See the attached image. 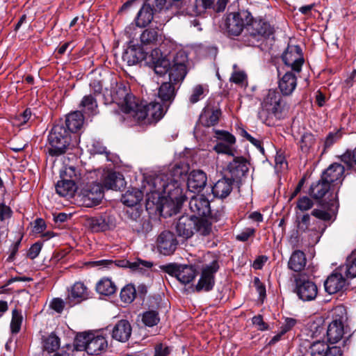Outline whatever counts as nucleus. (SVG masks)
Here are the masks:
<instances>
[{
  "label": "nucleus",
  "mask_w": 356,
  "mask_h": 356,
  "mask_svg": "<svg viewBox=\"0 0 356 356\" xmlns=\"http://www.w3.org/2000/svg\"><path fill=\"white\" fill-rule=\"evenodd\" d=\"M103 95L105 104H116L124 113L130 114L138 123L155 124L163 118V111L159 102L147 104L139 102L131 93L129 86L123 81L112 83L111 88L106 89Z\"/></svg>",
  "instance_id": "f257e3e1"
},
{
  "label": "nucleus",
  "mask_w": 356,
  "mask_h": 356,
  "mask_svg": "<svg viewBox=\"0 0 356 356\" xmlns=\"http://www.w3.org/2000/svg\"><path fill=\"white\" fill-rule=\"evenodd\" d=\"M186 175V171L179 165H175L168 170L156 175L148 181L147 193H156L159 197L169 199L179 207L186 200V195L181 187V179Z\"/></svg>",
  "instance_id": "f03ea898"
},
{
  "label": "nucleus",
  "mask_w": 356,
  "mask_h": 356,
  "mask_svg": "<svg viewBox=\"0 0 356 356\" xmlns=\"http://www.w3.org/2000/svg\"><path fill=\"white\" fill-rule=\"evenodd\" d=\"M284 106L280 93L275 90H268L261 104L258 118L262 123L270 126L274 119L282 118Z\"/></svg>",
  "instance_id": "7ed1b4c3"
},
{
  "label": "nucleus",
  "mask_w": 356,
  "mask_h": 356,
  "mask_svg": "<svg viewBox=\"0 0 356 356\" xmlns=\"http://www.w3.org/2000/svg\"><path fill=\"white\" fill-rule=\"evenodd\" d=\"M176 232L184 239L191 238L195 233L208 236L211 232V223L207 219L195 215L181 216L176 224Z\"/></svg>",
  "instance_id": "20e7f679"
},
{
  "label": "nucleus",
  "mask_w": 356,
  "mask_h": 356,
  "mask_svg": "<svg viewBox=\"0 0 356 356\" xmlns=\"http://www.w3.org/2000/svg\"><path fill=\"white\" fill-rule=\"evenodd\" d=\"M107 346V341L103 336L97 335L90 337L88 334L81 333L76 337L74 345L66 344L67 350H65V347H63L53 356H71L74 346L84 348L89 355H99Z\"/></svg>",
  "instance_id": "39448f33"
},
{
  "label": "nucleus",
  "mask_w": 356,
  "mask_h": 356,
  "mask_svg": "<svg viewBox=\"0 0 356 356\" xmlns=\"http://www.w3.org/2000/svg\"><path fill=\"white\" fill-rule=\"evenodd\" d=\"M71 143V135L63 122L56 124L48 135L47 150L51 156H59L67 151Z\"/></svg>",
  "instance_id": "423d86ee"
},
{
  "label": "nucleus",
  "mask_w": 356,
  "mask_h": 356,
  "mask_svg": "<svg viewBox=\"0 0 356 356\" xmlns=\"http://www.w3.org/2000/svg\"><path fill=\"white\" fill-rule=\"evenodd\" d=\"M348 316L343 306H337L333 310L332 321L327 328V338L330 343L334 344L340 341L348 332Z\"/></svg>",
  "instance_id": "0eeeda50"
},
{
  "label": "nucleus",
  "mask_w": 356,
  "mask_h": 356,
  "mask_svg": "<svg viewBox=\"0 0 356 356\" xmlns=\"http://www.w3.org/2000/svg\"><path fill=\"white\" fill-rule=\"evenodd\" d=\"M171 3L167 0H145L135 18L136 24L138 27H145L153 19L156 13L168 10Z\"/></svg>",
  "instance_id": "6e6552de"
},
{
  "label": "nucleus",
  "mask_w": 356,
  "mask_h": 356,
  "mask_svg": "<svg viewBox=\"0 0 356 356\" xmlns=\"http://www.w3.org/2000/svg\"><path fill=\"white\" fill-rule=\"evenodd\" d=\"M252 20V14L246 10L231 13L225 19L226 31L229 36H238L241 34L245 28L250 26Z\"/></svg>",
  "instance_id": "1a4fd4ad"
},
{
  "label": "nucleus",
  "mask_w": 356,
  "mask_h": 356,
  "mask_svg": "<svg viewBox=\"0 0 356 356\" xmlns=\"http://www.w3.org/2000/svg\"><path fill=\"white\" fill-rule=\"evenodd\" d=\"M295 282L294 292L302 301L314 300L318 294L316 284L310 280L305 275H293Z\"/></svg>",
  "instance_id": "9d476101"
},
{
  "label": "nucleus",
  "mask_w": 356,
  "mask_h": 356,
  "mask_svg": "<svg viewBox=\"0 0 356 356\" xmlns=\"http://www.w3.org/2000/svg\"><path fill=\"white\" fill-rule=\"evenodd\" d=\"M219 269V265L216 260H213L202 268L200 279L195 287L196 292H208L213 289L215 285V274Z\"/></svg>",
  "instance_id": "9b49d317"
},
{
  "label": "nucleus",
  "mask_w": 356,
  "mask_h": 356,
  "mask_svg": "<svg viewBox=\"0 0 356 356\" xmlns=\"http://www.w3.org/2000/svg\"><path fill=\"white\" fill-rule=\"evenodd\" d=\"M81 200L87 207H92L100 203L104 197V190L99 183L88 184L81 191Z\"/></svg>",
  "instance_id": "f8f14e48"
},
{
  "label": "nucleus",
  "mask_w": 356,
  "mask_h": 356,
  "mask_svg": "<svg viewBox=\"0 0 356 356\" xmlns=\"http://www.w3.org/2000/svg\"><path fill=\"white\" fill-rule=\"evenodd\" d=\"M285 65L295 72H300L305 62L302 49L298 45H289L282 56Z\"/></svg>",
  "instance_id": "ddd939ff"
},
{
  "label": "nucleus",
  "mask_w": 356,
  "mask_h": 356,
  "mask_svg": "<svg viewBox=\"0 0 356 356\" xmlns=\"http://www.w3.org/2000/svg\"><path fill=\"white\" fill-rule=\"evenodd\" d=\"M163 270L184 284L190 283L196 276V270L192 266L170 264L163 266Z\"/></svg>",
  "instance_id": "4468645a"
},
{
  "label": "nucleus",
  "mask_w": 356,
  "mask_h": 356,
  "mask_svg": "<svg viewBox=\"0 0 356 356\" xmlns=\"http://www.w3.org/2000/svg\"><path fill=\"white\" fill-rule=\"evenodd\" d=\"M178 243L176 236L170 231H163L156 240L157 250L165 256L172 254L176 250Z\"/></svg>",
  "instance_id": "2eb2a0df"
},
{
  "label": "nucleus",
  "mask_w": 356,
  "mask_h": 356,
  "mask_svg": "<svg viewBox=\"0 0 356 356\" xmlns=\"http://www.w3.org/2000/svg\"><path fill=\"white\" fill-rule=\"evenodd\" d=\"M296 223L297 226V232L298 233H305L311 231L312 234L314 235V238L311 239L310 244H316L321 237L322 233L325 230V227L322 228L321 232L319 233L318 230L316 227L312 228L311 226L314 222H312V217L308 213L299 214L296 212Z\"/></svg>",
  "instance_id": "dca6fc26"
},
{
  "label": "nucleus",
  "mask_w": 356,
  "mask_h": 356,
  "mask_svg": "<svg viewBox=\"0 0 356 356\" xmlns=\"http://www.w3.org/2000/svg\"><path fill=\"white\" fill-rule=\"evenodd\" d=\"M344 274L337 268L324 282L325 291L329 294H334L342 291L346 286V277Z\"/></svg>",
  "instance_id": "f3484780"
},
{
  "label": "nucleus",
  "mask_w": 356,
  "mask_h": 356,
  "mask_svg": "<svg viewBox=\"0 0 356 356\" xmlns=\"http://www.w3.org/2000/svg\"><path fill=\"white\" fill-rule=\"evenodd\" d=\"M88 297L89 291L87 286L81 282H76L69 291L66 303L72 307L87 300Z\"/></svg>",
  "instance_id": "a211bd4d"
},
{
  "label": "nucleus",
  "mask_w": 356,
  "mask_h": 356,
  "mask_svg": "<svg viewBox=\"0 0 356 356\" xmlns=\"http://www.w3.org/2000/svg\"><path fill=\"white\" fill-rule=\"evenodd\" d=\"M188 204L190 210L195 216H207L211 213L210 202L203 195H193Z\"/></svg>",
  "instance_id": "6ab92c4d"
},
{
  "label": "nucleus",
  "mask_w": 356,
  "mask_h": 356,
  "mask_svg": "<svg viewBox=\"0 0 356 356\" xmlns=\"http://www.w3.org/2000/svg\"><path fill=\"white\" fill-rule=\"evenodd\" d=\"M175 84L170 81H165L162 83V84L159 88L158 91V97L161 100L163 105L159 103L162 108L163 111V114H165L166 110L168 108L169 106L173 102L175 95ZM164 115H163V116Z\"/></svg>",
  "instance_id": "aec40b11"
},
{
  "label": "nucleus",
  "mask_w": 356,
  "mask_h": 356,
  "mask_svg": "<svg viewBox=\"0 0 356 356\" xmlns=\"http://www.w3.org/2000/svg\"><path fill=\"white\" fill-rule=\"evenodd\" d=\"M89 223L91 229L95 232H104L115 227V218L108 213L91 218Z\"/></svg>",
  "instance_id": "412c9836"
},
{
  "label": "nucleus",
  "mask_w": 356,
  "mask_h": 356,
  "mask_svg": "<svg viewBox=\"0 0 356 356\" xmlns=\"http://www.w3.org/2000/svg\"><path fill=\"white\" fill-rule=\"evenodd\" d=\"M250 26V33L255 38H268L273 35L274 33V28L268 22L262 19H252Z\"/></svg>",
  "instance_id": "4be33fe9"
},
{
  "label": "nucleus",
  "mask_w": 356,
  "mask_h": 356,
  "mask_svg": "<svg viewBox=\"0 0 356 356\" xmlns=\"http://www.w3.org/2000/svg\"><path fill=\"white\" fill-rule=\"evenodd\" d=\"M147 53L141 47L130 44L122 53V60L129 66H132L145 59Z\"/></svg>",
  "instance_id": "5701e85b"
},
{
  "label": "nucleus",
  "mask_w": 356,
  "mask_h": 356,
  "mask_svg": "<svg viewBox=\"0 0 356 356\" xmlns=\"http://www.w3.org/2000/svg\"><path fill=\"white\" fill-rule=\"evenodd\" d=\"M207 181V175L200 170L191 171L188 177L187 186L191 192H200L205 187Z\"/></svg>",
  "instance_id": "b1692460"
},
{
  "label": "nucleus",
  "mask_w": 356,
  "mask_h": 356,
  "mask_svg": "<svg viewBox=\"0 0 356 356\" xmlns=\"http://www.w3.org/2000/svg\"><path fill=\"white\" fill-rule=\"evenodd\" d=\"M151 56L152 57L154 70L156 74L163 76L169 73L171 63L169 59L162 56L159 49H153L151 53Z\"/></svg>",
  "instance_id": "393cba45"
},
{
  "label": "nucleus",
  "mask_w": 356,
  "mask_h": 356,
  "mask_svg": "<svg viewBox=\"0 0 356 356\" xmlns=\"http://www.w3.org/2000/svg\"><path fill=\"white\" fill-rule=\"evenodd\" d=\"M132 328L127 320L119 321L111 330L113 339L120 341L126 342L130 338Z\"/></svg>",
  "instance_id": "a878e982"
},
{
  "label": "nucleus",
  "mask_w": 356,
  "mask_h": 356,
  "mask_svg": "<svg viewBox=\"0 0 356 356\" xmlns=\"http://www.w3.org/2000/svg\"><path fill=\"white\" fill-rule=\"evenodd\" d=\"M345 168L340 163L331 164L322 174L323 180L331 185L334 182H341L343 176Z\"/></svg>",
  "instance_id": "bb28decb"
},
{
  "label": "nucleus",
  "mask_w": 356,
  "mask_h": 356,
  "mask_svg": "<svg viewBox=\"0 0 356 356\" xmlns=\"http://www.w3.org/2000/svg\"><path fill=\"white\" fill-rule=\"evenodd\" d=\"M221 111L213 107H205L200 115L199 122L204 127H212L218 124Z\"/></svg>",
  "instance_id": "cd10ccee"
},
{
  "label": "nucleus",
  "mask_w": 356,
  "mask_h": 356,
  "mask_svg": "<svg viewBox=\"0 0 356 356\" xmlns=\"http://www.w3.org/2000/svg\"><path fill=\"white\" fill-rule=\"evenodd\" d=\"M234 182V179L231 178L219 179L212 187V193L220 199L227 197L232 191Z\"/></svg>",
  "instance_id": "c85d7f7f"
},
{
  "label": "nucleus",
  "mask_w": 356,
  "mask_h": 356,
  "mask_svg": "<svg viewBox=\"0 0 356 356\" xmlns=\"http://www.w3.org/2000/svg\"><path fill=\"white\" fill-rule=\"evenodd\" d=\"M297 86V77L291 72H286L278 82V87L281 93L284 96L292 94Z\"/></svg>",
  "instance_id": "c756f323"
},
{
  "label": "nucleus",
  "mask_w": 356,
  "mask_h": 356,
  "mask_svg": "<svg viewBox=\"0 0 356 356\" xmlns=\"http://www.w3.org/2000/svg\"><path fill=\"white\" fill-rule=\"evenodd\" d=\"M83 122L84 117L83 113L80 111H76L68 114L63 124L71 135V133H75L80 130L83 125Z\"/></svg>",
  "instance_id": "7c9ffc66"
},
{
  "label": "nucleus",
  "mask_w": 356,
  "mask_h": 356,
  "mask_svg": "<svg viewBox=\"0 0 356 356\" xmlns=\"http://www.w3.org/2000/svg\"><path fill=\"white\" fill-rule=\"evenodd\" d=\"M186 74V66L184 64V60L182 62H177L175 60L170 68L168 73L169 81L174 84L179 83L184 79Z\"/></svg>",
  "instance_id": "2f4dec72"
},
{
  "label": "nucleus",
  "mask_w": 356,
  "mask_h": 356,
  "mask_svg": "<svg viewBox=\"0 0 356 356\" xmlns=\"http://www.w3.org/2000/svg\"><path fill=\"white\" fill-rule=\"evenodd\" d=\"M103 184L107 189L120 191L124 187L125 181L122 174L110 172L104 177Z\"/></svg>",
  "instance_id": "473e14b6"
},
{
  "label": "nucleus",
  "mask_w": 356,
  "mask_h": 356,
  "mask_svg": "<svg viewBox=\"0 0 356 356\" xmlns=\"http://www.w3.org/2000/svg\"><path fill=\"white\" fill-rule=\"evenodd\" d=\"M140 40L142 48H147V46L157 45L162 40V36L159 34L158 30L147 29L141 33Z\"/></svg>",
  "instance_id": "72a5a7b5"
},
{
  "label": "nucleus",
  "mask_w": 356,
  "mask_h": 356,
  "mask_svg": "<svg viewBox=\"0 0 356 356\" xmlns=\"http://www.w3.org/2000/svg\"><path fill=\"white\" fill-rule=\"evenodd\" d=\"M330 189V184L321 177V179L311 185L309 194L313 199L320 200L325 197Z\"/></svg>",
  "instance_id": "f704fd0d"
},
{
  "label": "nucleus",
  "mask_w": 356,
  "mask_h": 356,
  "mask_svg": "<svg viewBox=\"0 0 356 356\" xmlns=\"http://www.w3.org/2000/svg\"><path fill=\"white\" fill-rule=\"evenodd\" d=\"M230 173L236 178H241L248 172V163L242 157H236L228 166Z\"/></svg>",
  "instance_id": "c9c22d12"
},
{
  "label": "nucleus",
  "mask_w": 356,
  "mask_h": 356,
  "mask_svg": "<svg viewBox=\"0 0 356 356\" xmlns=\"http://www.w3.org/2000/svg\"><path fill=\"white\" fill-rule=\"evenodd\" d=\"M307 259L305 253L301 250H295L291 255L288 267L294 272H300L306 266Z\"/></svg>",
  "instance_id": "e433bc0d"
},
{
  "label": "nucleus",
  "mask_w": 356,
  "mask_h": 356,
  "mask_svg": "<svg viewBox=\"0 0 356 356\" xmlns=\"http://www.w3.org/2000/svg\"><path fill=\"white\" fill-rule=\"evenodd\" d=\"M77 189L73 181L62 179L56 185V193L61 197H72Z\"/></svg>",
  "instance_id": "4c0bfd02"
},
{
  "label": "nucleus",
  "mask_w": 356,
  "mask_h": 356,
  "mask_svg": "<svg viewBox=\"0 0 356 356\" xmlns=\"http://www.w3.org/2000/svg\"><path fill=\"white\" fill-rule=\"evenodd\" d=\"M143 197L141 191L137 188H133L127 191L121 197L122 202L127 207H134L137 205Z\"/></svg>",
  "instance_id": "58836bf2"
},
{
  "label": "nucleus",
  "mask_w": 356,
  "mask_h": 356,
  "mask_svg": "<svg viewBox=\"0 0 356 356\" xmlns=\"http://www.w3.org/2000/svg\"><path fill=\"white\" fill-rule=\"evenodd\" d=\"M96 291L101 295L109 296L116 292L117 286L111 279L103 277L97 283Z\"/></svg>",
  "instance_id": "ea45409f"
},
{
  "label": "nucleus",
  "mask_w": 356,
  "mask_h": 356,
  "mask_svg": "<svg viewBox=\"0 0 356 356\" xmlns=\"http://www.w3.org/2000/svg\"><path fill=\"white\" fill-rule=\"evenodd\" d=\"M80 108L88 115L97 114V103L95 97L92 95H85L80 103Z\"/></svg>",
  "instance_id": "a19ab883"
},
{
  "label": "nucleus",
  "mask_w": 356,
  "mask_h": 356,
  "mask_svg": "<svg viewBox=\"0 0 356 356\" xmlns=\"http://www.w3.org/2000/svg\"><path fill=\"white\" fill-rule=\"evenodd\" d=\"M339 270L345 275L346 278L353 279L356 277V252L350 255L344 265L341 266Z\"/></svg>",
  "instance_id": "79ce46f5"
},
{
  "label": "nucleus",
  "mask_w": 356,
  "mask_h": 356,
  "mask_svg": "<svg viewBox=\"0 0 356 356\" xmlns=\"http://www.w3.org/2000/svg\"><path fill=\"white\" fill-rule=\"evenodd\" d=\"M331 346L324 341L316 340L309 346L311 356H327Z\"/></svg>",
  "instance_id": "37998d69"
},
{
  "label": "nucleus",
  "mask_w": 356,
  "mask_h": 356,
  "mask_svg": "<svg viewBox=\"0 0 356 356\" xmlns=\"http://www.w3.org/2000/svg\"><path fill=\"white\" fill-rule=\"evenodd\" d=\"M62 179L73 181L76 184H79L81 179V170L74 165H66L63 172L60 173Z\"/></svg>",
  "instance_id": "c03bdc74"
},
{
  "label": "nucleus",
  "mask_w": 356,
  "mask_h": 356,
  "mask_svg": "<svg viewBox=\"0 0 356 356\" xmlns=\"http://www.w3.org/2000/svg\"><path fill=\"white\" fill-rule=\"evenodd\" d=\"M136 289L134 285L129 284L124 286L120 291L121 300L125 303L132 302L136 298Z\"/></svg>",
  "instance_id": "a18cd8bd"
},
{
  "label": "nucleus",
  "mask_w": 356,
  "mask_h": 356,
  "mask_svg": "<svg viewBox=\"0 0 356 356\" xmlns=\"http://www.w3.org/2000/svg\"><path fill=\"white\" fill-rule=\"evenodd\" d=\"M23 321V316L21 310L15 308L12 312V319L10 323V330L13 334H17L21 329Z\"/></svg>",
  "instance_id": "49530a36"
},
{
  "label": "nucleus",
  "mask_w": 356,
  "mask_h": 356,
  "mask_svg": "<svg viewBox=\"0 0 356 356\" xmlns=\"http://www.w3.org/2000/svg\"><path fill=\"white\" fill-rule=\"evenodd\" d=\"M60 339L54 333H51L44 341V348L48 353L56 351L60 348Z\"/></svg>",
  "instance_id": "de8ad7c7"
},
{
  "label": "nucleus",
  "mask_w": 356,
  "mask_h": 356,
  "mask_svg": "<svg viewBox=\"0 0 356 356\" xmlns=\"http://www.w3.org/2000/svg\"><path fill=\"white\" fill-rule=\"evenodd\" d=\"M233 68L234 70L229 79L230 81L238 84L241 87L246 86L248 85V81L247 75L245 72L237 70V65L236 64L233 65Z\"/></svg>",
  "instance_id": "09e8293b"
},
{
  "label": "nucleus",
  "mask_w": 356,
  "mask_h": 356,
  "mask_svg": "<svg viewBox=\"0 0 356 356\" xmlns=\"http://www.w3.org/2000/svg\"><path fill=\"white\" fill-rule=\"evenodd\" d=\"M142 321L145 325L148 327H153L158 324L160 318L157 312L150 310L145 312L143 314Z\"/></svg>",
  "instance_id": "8fccbe9b"
},
{
  "label": "nucleus",
  "mask_w": 356,
  "mask_h": 356,
  "mask_svg": "<svg viewBox=\"0 0 356 356\" xmlns=\"http://www.w3.org/2000/svg\"><path fill=\"white\" fill-rule=\"evenodd\" d=\"M121 262V261H114L111 259H101L91 261L90 264L92 267H98L100 269L113 268L115 267L122 266L120 264Z\"/></svg>",
  "instance_id": "3c124183"
},
{
  "label": "nucleus",
  "mask_w": 356,
  "mask_h": 356,
  "mask_svg": "<svg viewBox=\"0 0 356 356\" xmlns=\"http://www.w3.org/2000/svg\"><path fill=\"white\" fill-rule=\"evenodd\" d=\"M205 89L202 85H196L193 88L192 93L189 97V102L191 104H194L203 99L204 97Z\"/></svg>",
  "instance_id": "603ef678"
},
{
  "label": "nucleus",
  "mask_w": 356,
  "mask_h": 356,
  "mask_svg": "<svg viewBox=\"0 0 356 356\" xmlns=\"http://www.w3.org/2000/svg\"><path fill=\"white\" fill-rule=\"evenodd\" d=\"M152 267V262L143 260H138L130 264V268L133 270L138 271L141 273H144L146 270H149Z\"/></svg>",
  "instance_id": "864d4df0"
},
{
  "label": "nucleus",
  "mask_w": 356,
  "mask_h": 356,
  "mask_svg": "<svg viewBox=\"0 0 356 356\" xmlns=\"http://www.w3.org/2000/svg\"><path fill=\"white\" fill-rule=\"evenodd\" d=\"M313 206V201L307 196H303L298 200L296 209L302 212H304L311 209Z\"/></svg>",
  "instance_id": "5fc2aeb1"
},
{
  "label": "nucleus",
  "mask_w": 356,
  "mask_h": 356,
  "mask_svg": "<svg viewBox=\"0 0 356 356\" xmlns=\"http://www.w3.org/2000/svg\"><path fill=\"white\" fill-rule=\"evenodd\" d=\"M315 142L314 136L310 133H305L302 136L300 147L302 151H307Z\"/></svg>",
  "instance_id": "6e6d98bb"
},
{
  "label": "nucleus",
  "mask_w": 356,
  "mask_h": 356,
  "mask_svg": "<svg viewBox=\"0 0 356 356\" xmlns=\"http://www.w3.org/2000/svg\"><path fill=\"white\" fill-rule=\"evenodd\" d=\"M217 135H218V138L224 141L225 144H227L232 147L236 143V138L234 135L231 134L228 131H216Z\"/></svg>",
  "instance_id": "4d7b16f0"
},
{
  "label": "nucleus",
  "mask_w": 356,
  "mask_h": 356,
  "mask_svg": "<svg viewBox=\"0 0 356 356\" xmlns=\"http://www.w3.org/2000/svg\"><path fill=\"white\" fill-rule=\"evenodd\" d=\"M214 150L218 154H225L234 156L233 147L225 144L224 142H220L214 146Z\"/></svg>",
  "instance_id": "13d9d810"
},
{
  "label": "nucleus",
  "mask_w": 356,
  "mask_h": 356,
  "mask_svg": "<svg viewBox=\"0 0 356 356\" xmlns=\"http://www.w3.org/2000/svg\"><path fill=\"white\" fill-rule=\"evenodd\" d=\"M153 356H169L172 348L163 343H157L154 346Z\"/></svg>",
  "instance_id": "bf43d9fd"
},
{
  "label": "nucleus",
  "mask_w": 356,
  "mask_h": 356,
  "mask_svg": "<svg viewBox=\"0 0 356 356\" xmlns=\"http://www.w3.org/2000/svg\"><path fill=\"white\" fill-rule=\"evenodd\" d=\"M255 233V229L252 227H246L243 229L239 234L236 236V239L238 241L245 242L250 237L253 236Z\"/></svg>",
  "instance_id": "052dcab7"
},
{
  "label": "nucleus",
  "mask_w": 356,
  "mask_h": 356,
  "mask_svg": "<svg viewBox=\"0 0 356 356\" xmlns=\"http://www.w3.org/2000/svg\"><path fill=\"white\" fill-rule=\"evenodd\" d=\"M297 320L293 318H285L284 323L280 327V330H282V334H286L293 329V327L296 325Z\"/></svg>",
  "instance_id": "680f3d73"
},
{
  "label": "nucleus",
  "mask_w": 356,
  "mask_h": 356,
  "mask_svg": "<svg viewBox=\"0 0 356 356\" xmlns=\"http://www.w3.org/2000/svg\"><path fill=\"white\" fill-rule=\"evenodd\" d=\"M312 215L316 217V218L322 220L323 221H329L332 218V216L330 213L321 209H314L312 211Z\"/></svg>",
  "instance_id": "e2e57ef3"
},
{
  "label": "nucleus",
  "mask_w": 356,
  "mask_h": 356,
  "mask_svg": "<svg viewBox=\"0 0 356 356\" xmlns=\"http://www.w3.org/2000/svg\"><path fill=\"white\" fill-rule=\"evenodd\" d=\"M64 306L63 300L59 298H54L50 303V307L59 314L63 312Z\"/></svg>",
  "instance_id": "0e129e2a"
},
{
  "label": "nucleus",
  "mask_w": 356,
  "mask_h": 356,
  "mask_svg": "<svg viewBox=\"0 0 356 356\" xmlns=\"http://www.w3.org/2000/svg\"><path fill=\"white\" fill-rule=\"evenodd\" d=\"M252 323L261 331L267 330L268 329V325L264 321L263 317L261 315L254 316L252 318Z\"/></svg>",
  "instance_id": "69168bd1"
},
{
  "label": "nucleus",
  "mask_w": 356,
  "mask_h": 356,
  "mask_svg": "<svg viewBox=\"0 0 356 356\" xmlns=\"http://www.w3.org/2000/svg\"><path fill=\"white\" fill-rule=\"evenodd\" d=\"M254 284L256 287L257 292L259 295L260 298H263L266 297V286L265 285L260 281L259 278L255 277L254 279Z\"/></svg>",
  "instance_id": "338daca9"
},
{
  "label": "nucleus",
  "mask_w": 356,
  "mask_h": 356,
  "mask_svg": "<svg viewBox=\"0 0 356 356\" xmlns=\"http://www.w3.org/2000/svg\"><path fill=\"white\" fill-rule=\"evenodd\" d=\"M42 249V243L36 242L32 245L29 250L28 255L31 259L36 258L40 254Z\"/></svg>",
  "instance_id": "774afa93"
}]
</instances>
